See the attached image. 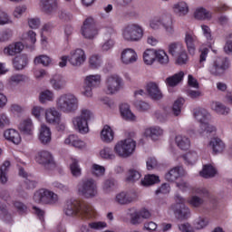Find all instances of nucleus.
<instances>
[{
  "label": "nucleus",
  "mask_w": 232,
  "mask_h": 232,
  "mask_svg": "<svg viewBox=\"0 0 232 232\" xmlns=\"http://www.w3.org/2000/svg\"><path fill=\"white\" fill-rule=\"evenodd\" d=\"M55 107H49L44 110V117L47 124H55L59 122L63 113H73L79 110V98L72 93L65 92L59 95L55 100Z\"/></svg>",
  "instance_id": "nucleus-1"
},
{
  "label": "nucleus",
  "mask_w": 232,
  "mask_h": 232,
  "mask_svg": "<svg viewBox=\"0 0 232 232\" xmlns=\"http://www.w3.org/2000/svg\"><path fill=\"white\" fill-rule=\"evenodd\" d=\"M63 213L67 217L92 218V217H95V208L92 206H81V204L75 200H68L64 204Z\"/></svg>",
  "instance_id": "nucleus-2"
},
{
  "label": "nucleus",
  "mask_w": 232,
  "mask_h": 232,
  "mask_svg": "<svg viewBox=\"0 0 232 232\" xmlns=\"http://www.w3.org/2000/svg\"><path fill=\"white\" fill-rule=\"evenodd\" d=\"M175 203L170 205L167 210L168 215L171 217L174 215L178 220H186L189 218L191 211L189 208L186 206V198H182L180 195H176L174 197Z\"/></svg>",
  "instance_id": "nucleus-3"
},
{
  "label": "nucleus",
  "mask_w": 232,
  "mask_h": 232,
  "mask_svg": "<svg viewBox=\"0 0 232 232\" xmlns=\"http://www.w3.org/2000/svg\"><path fill=\"white\" fill-rule=\"evenodd\" d=\"M169 53L174 57L175 64L178 66H186L189 63V56L186 46L181 42H173L169 44Z\"/></svg>",
  "instance_id": "nucleus-4"
},
{
  "label": "nucleus",
  "mask_w": 232,
  "mask_h": 232,
  "mask_svg": "<svg viewBox=\"0 0 232 232\" xmlns=\"http://www.w3.org/2000/svg\"><path fill=\"white\" fill-rule=\"evenodd\" d=\"M121 37L126 43H139L144 37V27L136 23L127 24L121 30Z\"/></svg>",
  "instance_id": "nucleus-5"
},
{
  "label": "nucleus",
  "mask_w": 232,
  "mask_h": 232,
  "mask_svg": "<svg viewBox=\"0 0 232 232\" xmlns=\"http://www.w3.org/2000/svg\"><path fill=\"white\" fill-rule=\"evenodd\" d=\"M160 26H163L166 34H174L175 25L173 24V19L169 14H162L160 16H155L149 21V28L150 30H160Z\"/></svg>",
  "instance_id": "nucleus-6"
},
{
  "label": "nucleus",
  "mask_w": 232,
  "mask_h": 232,
  "mask_svg": "<svg viewBox=\"0 0 232 232\" xmlns=\"http://www.w3.org/2000/svg\"><path fill=\"white\" fill-rule=\"evenodd\" d=\"M135 148H137V142L131 138H128L118 141L114 146V153L121 159H128L131 157L135 152Z\"/></svg>",
  "instance_id": "nucleus-7"
},
{
  "label": "nucleus",
  "mask_w": 232,
  "mask_h": 232,
  "mask_svg": "<svg viewBox=\"0 0 232 232\" xmlns=\"http://www.w3.org/2000/svg\"><path fill=\"white\" fill-rule=\"evenodd\" d=\"M77 189L79 195L85 197V198H93L94 197H97L99 193L97 183L92 179L80 182L77 186Z\"/></svg>",
  "instance_id": "nucleus-8"
},
{
  "label": "nucleus",
  "mask_w": 232,
  "mask_h": 232,
  "mask_svg": "<svg viewBox=\"0 0 232 232\" xmlns=\"http://www.w3.org/2000/svg\"><path fill=\"white\" fill-rule=\"evenodd\" d=\"M122 89V78L119 74H111L105 80L104 92L107 95H115Z\"/></svg>",
  "instance_id": "nucleus-9"
},
{
  "label": "nucleus",
  "mask_w": 232,
  "mask_h": 232,
  "mask_svg": "<svg viewBox=\"0 0 232 232\" xmlns=\"http://www.w3.org/2000/svg\"><path fill=\"white\" fill-rule=\"evenodd\" d=\"M34 200L37 204H55L59 197L52 190L40 188L34 192Z\"/></svg>",
  "instance_id": "nucleus-10"
},
{
  "label": "nucleus",
  "mask_w": 232,
  "mask_h": 232,
  "mask_svg": "<svg viewBox=\"0 0 232 232\" xmlns=\"http://www.w3.org/2000/svg\"><path fill=\"white\" fill-rule=\"evenodd\" d=\"M229 68V61L224 57H216L214 58L212 64L208 67V72L211 75L219 77L224 75L226 70Z\"/></svg>",
  "instance_id": "nucleus-11"
},
{
  "label": "nucleus",
  "mask_w": 232,
  "mask_h": 232,
  "mask_svg": "<svg viewBox=\"0 0 232 232\" xmlns=\"http://www.w3.org/2000/svg\"><path fill=\"white\" fill-rule=\"evenodd\" d=\"M86 52L84 49H72L69 53L68 63L74 68H81L86 63Z\"/></svg>",
  "instance_id": "nucleus-12"
},
{
  "label": "nucleus",
  "mask_w": 232,
  "mask_h": 232,
  "mask_svg": "<svg viewBox=\"0 0 232 232\" xmlns=\"http://www.w3.org/2000/svg\"><path fill=\"white\" fill-rule=\"evenodd\" d=\"M139 200V193L137 191H121L115 195L114 202L120 206H128L131 202Z\"/></svg>",
  "instance_id": "nucleus-13"
},
{
  "label": "nucleus",
  "mask_w": 232,
  "mask_h": 232,
  "mask_svg": "<svg viewBox=\"0 0 232 232\" xmlns=\"http://www.w3.org/2000/svg\"><path fill=\"white\" fill-rule=\"evenodd\" d=\"M82 35L85 39H94L99 35V31L95 27V22L92 18H87L83 22V25L82 26Z\"/></svg>",
  "instance_id": "nucleus-14"
},
{
  "label": "nucleus",
  "mask_w": 232,
  "mask_h": 232,
  "mask_svg": "<svg viewBox=\"0 0 232 232\" xmlns=\"http://www.w3.org/2000/svg\"><path fill=\"white\" fill-rule=\"evenodd\" d=\"M120 61L121 64L130 66V64H135L139 61V54L133 48H125L121 53Z\"/></svg>",
  "instance_id": "nucleus-15"
},
{
  "label": "nucleus",
  "mask_w": 232,
  "mask_h": 232,
  "mask_svg": "<svg viewBox=\"0 0 232 232\" xmlns=\"http://www.w3.org/2000/svg\"><path fill=\"white\" fill-rule=\"evenodd\" d=\"M184 43L189 55H195L197 53V43H198V37L195 35L193 31H187L185 33Z\"/></svg>",
  "instance_id": "nucleus-16"
},
{
  "label": "nucleus",
  "mask_w": 232,
  "mask_h": 232,
  "mask_svg": "<svg viewBox=\"0 0 232 232\" xmlns=\"http://www.w3.org/2000/svg\"><path fill=\"white\" fill-rule=\"evenodd\" d=\"M34 160L38 164H42V166H44L45 168H48L50 166H55L53 155H52V152L48 150H40L39 152H37Z\"/></svg>",
  "instance_id": "nucleus-17"
},
{
  "label": "nucleus",
  "mask_w": 232,
  "mask_h": 232,
  "mask_svg": "<svg viewBox=\"0 0 232 232\" xmlns=\"http://www.w3.org/2000/svg\"><path fill=\"white\" fill-rule=\"evenodd\" d=\"M193 115L196 121L199 122V128L201 127L200 133H202L204 126H206L205 123H207L211 119V114L206 109L196 108L194 109Z\"/></svg>",
  "instance_id": "nucleus-18"
},
{
  "label": "nucleus",
  "mask_w": 232,
  "mask_h": 232,
  "mask_svg": "<svg viewBox=\"0 0 232 232\" xmlns=\"http://www.w3.org/2000/svg\"><path fill=\"white\" fill-rule=\"evenodd\" d=\"M72 125L73 130L75 131H78V133H81L82 135H86V133H89L90 127L88 126V123L81 116H76L72 119Z\"/></svg>",
  "instance_id": "nucleus-19"
},
{
  "label": "nucleus",
  "mask_w": 232,
  "mask_h": 232,
  "mask_svg": "<svg viewBox=\"0 0 232 232\" xmlns=\"http://www.w3.org/2000/svg\"><path fill=\"white\" fill-rule=\"evenodd\" d=\"M38 139L40 142L46 146L52 142V129L46 123H42L39 129Z\"/></svg>",
  "instance_id": "nucleus-20"
},
{
  "label": "nucleus",
  "mask_w": 232,
  "mask_h": 232,
  "mask_svg": "<svg viewBox=\"0 0 232 232\" xmlns=\"http://www.w3.org/2000/svg\"><path fill=\"white\" fill-rule=\"evenodd\" d=\"M59 6V0H40V8L46 15H52Z\"/></svg>",
  "instance_id": "nucleus-21"
},
{
  "label": "nucleus",
  "mask_w": 232,
  "mask_h": 232,
  "mask_svg": "<svg viewBox=\"0 0 232 232\" xmlns=\"http://www.w3.org/2000/svg\"><path fill=\"white\" fill-rule=\"evenodd\" d=\"M63 143L66 146H72V148H76V150H84L86 148V142L79 138V136L75 134H70L63 140Z\"/></svg>",
  "instance_id": "nucleus-22"
},
{
  "label": "nucleus",
  "mask_w": 232,
  "mask_h": 232,
  "mask_svg": "<svg viewBox=\"0 0 232 232\" xmlns=\"http://www.w3.org/2000/svg\"><path fill=\"white\" fill-rule=\"evenodd\" d=\"M4 138L8 142H12V144H15V146H19L22 142L23 138L21 137V133L19 130L15 129H7L4 131Z\"/></svg>",
  "instance_id": "nucleus-23"
},
{
  "label": "nucleus",
  "mask_w": 232,
  "mask_h": 232,
  "mask_svg": "<svg viewBox=\"0 0 232 232\" xmlns=\"http://www.w3.org/2000/svg\"><path fill=\"white\" fill-rule=\"evenodd\" d=\"M144 137L151 139V140H159L164 135V129L160 126L147 127L143 132Z\"/></svg>",
  "instance_id": "nucleus-24"
},
{
  "label": "nucleus",
  "mask_w": 232,
  "mask_h": 232,
  "mask_svg": "<svg viewBox=\"0 0 232 232\" xmlns=\"http://www.w3.org/2000/svg\"><path fill=\"white\" fill-rule=\"evenodd\" d=\"M151 217V212L148 208H141L140 211H134L130 214L131 224H142V222Z\"/></svg>",
  "instance_id": "nucleus-25"
},
{
  "label": "nucleus",
  "mask_w": 232,
  "mask_h": 232,
  "mask_svg": "<svg viewBox=\"0 0 232 232\" xmlns=\"http://www.w3.org/2000/svg\"><path fill=\"white\" fill-rule=\"evenodd\" d=\"M208 148L212 150L214 155H218L223 153L224 150H226V144L220 140V138L214 137L209 140Z\"/></svg>",
  "instance_id": "nucleus-26"
},
{
  "label": "nucleus",
  "mask_w": 232,
  "mask_h": 232,
  "mask_svg": "<svg viewBox=\"0 0 232 232\" xmlns=\"http://www.w3.org/2000/svg\"><path fill=\"white\" fill-rule=\"evenodd\" d=\"M23 50H24V44H23V43L21 42H15L5 46L3 52H4V55L14 57V55H17V53H21Z\"/></svg>",
  "instance_id": "nucleus-27"
},
{
  "label": "nucleus",
  "mask_w": 232,
  "mask_h": 232,
  "mask_svg": "<svg viewBox=\"0 0 232 232\" xmlns=\"http://www.w3.org/2000/svg\"><path fill=\"white\" fill-rule=\"evenodd\" d=\"M172 10L178 17H186L189 14V5L186 1H179L173 4Z\"/></svg>",
  "instance_id": "nucleus-28"
},
{
  "label": "nucleus",
  "mask_w": 232,
  "mask_h": 232,
  "mask_svg": "<svg viewBox=\"0 0 232 232\" xmlns=\"http://www.w3.org/2000/svg\"><path fill=\"white\" fill-rule=\"evenodd\" d=\"M18 128L24 135L32 136L34 135V131H35V126L34 125V121L30 118L23 120L20 122Z\"/></svg>",
  "instance_id": "nucleus-29"
},
{
  "label": "nucleus",
  "mask_w": 232,
  "mask_h": 232,
  "mask_svg": "<svg viewBox=\"0 0 232 232\" xmlns=\"http://www.w3.org/2000/svg\"><path fill=\"white\" fill-rule=\"evenodd\" d=\"M186 175V170L182 167H174L169 170L165 175L166 180L169 182H175L178 179L184 177Z\"/></svg>",
  "instance_id": "nucleus-30"
},
{
  "label": "nucleus",
  "mask_w": 232,
  "mask_h": 232,
  "mask_svg": "<svg viewBox=\"0 0 232 232\" xmlns=\"http://www.w3.org/2000/svg\"><path fill=\"white\" fill-rule=\"evenodd\" d=\"M120 114L124 121H129L130 122L137 121V116L131 111L130 104L128 103H121L120 105Z\"/></svg>",
  "instance_id": "nucleus-31"
},
{
  "label": "nucleus",
  "mask_w": 232,
  "mask_h": 232,
  "mask_svg": "<svg viewBox=\"0 0 232 232\" xmlns=\"http://www.w3.org/2000/svg\"><path fill=\"white\" fill-rule=\"evenodd\" d=\"M147 92L154 101H160L164 95L156 82H149L146 87Z\"/></svg>",
  "instance_id": "nucleus-32"
},
{
  "label": "nucleus",
  "mask_w": 232,
  "mask_h": 232,
  "mask_svg": "<svg viewBox=\"0 0 232 232\" xmlns=\"http://www.w3.org/2000/svg\"><path fill=\"white\" fill-rule=\"evenodd\" d=\"M50 84L53 90L59 92L60 90H64L66 86V80L61 74H55L50 79Z\"/></svg>",
  "instance_id": "nucleus-33"
},
{
  "label": "nucleus",
  "mask_w": 232,
  "mask_h": 232,
  "mask_svg": "<svg viewBox=\"0 0 232 232\" xmlns=\"http://www.w3.org/2000/svg\"><path fill=\"white\" fill-rule=\"evenodd\" d=\"M175 142L179 150H189L191 148V140L183 134H178L175 137Z\"/></svg>",
  "instance_id": "nucleus-34"
},
{
  "label": "nucleus",
  "mask_w": 232,
  "mask_h": 232,
  "mask_svg": "<svg viewBox=\"0 0 232 232\" xmlns=\"http://www.w3.org/2000/svg\"><path fill=\"white\" fill-rule=\"evenodd\" d=\"M210 110L215 113H218V115H229V112L231 111L229 107H227L224 103L217 101L210 102Z\"/></svg>",
  "instance_id": "nucleus-35"
},
{
  "label": "nucleus",
  "mask_w": 232,
  "mask_h": 232,
  "mask_svg": "<svg viewBox=\"0 0 232 232\" xmlns=\"http://www.w3.org/2000/svg\"><path fill=\"white\" fill-rule=\"evenodd\" d=\"M155 57L157 63L161 66H168L169 64V55L166 50L162 48L155 49Z\"/></svg>",
  "instance_id": "nucleus-36"
},
{
  "label": "nucleus",
  "mask_w": 232,
  "mask_h": 232,
  "mask_svg": "<svg viewBox=\"0 0 232 232\" xmlns=\"http://www.w3.org/2000/svg\"><path fill=\"white\" fill-rule=\"evenodd\" d=\"M184 75H186L184 72L180 71L174 75L168 77L165 80V83L167 84V86H170L171 88L178 86V84H180V82L184 81Z\"/></svg>",
  "instance_id": "nucleus-37"
},
{
  "label": "nucleus",
  "mask_w": 232,
  "mask_h": 232,
  "mask_svg": "<svg viewBox=\"0 0 232 232\" xmlns=\"http://www.w3.org/2000/svg\"><path fill=\"white\" fill-rule=\"evenodd\" d=\"M194 17L198 21H209L213 17V14L204 7H198L194 12Z\"/></svg>",
  "instance_id": "nucleus-38"
},
{
  "label": "nucleus",
  "mask_w": 232,
  "mask_h": 232,
  "mask_svg": "<svg viewBox=\"0 0 232 232\" xmlns=\"http://www.w3.org/2000/svg\"><path fill=\"white\" fill-rule=\"evenodd\" d=\"M34 63L38 66H44V68H48V66H52L53 64V59L50 57L48 54H40L34 57Z\"/></svg>",
  "instance_id": "nucleus-39"
},
{
  "label": "nucleus",
  "mask_w": 232,
  "mask_h": 232,
  "mask_svg": "<svg viewBox=\"0 0 232 232\" xmlns=\"http://www.w3.org/2000/svg\"><path fill=\"white\" fill-rule=\"evenodd\" d=\"M142 59L146 66H153L156 62L155 48H149L143 52Z\"/></svg>",
  "instance_id": "nucleus-40"
},
{
  "label": "nucleus",
  "mask_w": 232,
  "mask_h": 232,
  "mask_svg": "<svg viewBox=\"0 0 232 232\" xmlns=\"http://www.w3.org/2000/svg\"><path fill=\"white\" fill-rule=\"evenodd\" d=\"M38 99L41 104H46V102H53V101H55V93L53 91L44 90L40 92Z\"/></svg>",
  "instance_id": "nucleus-41"
},
{
  "label": "nucleus",
  "mask_w": 232,
  "mask_h": 232,
  "mask_svg": "<svg viewBox=\"0 0 232 232\" xmlns=\"http://www.w3.org/2000/svg\"><path fill=\"white\" fill-rule=\"evenodd\" d=\"M102 81V77L101 74H90L85 76L84 84H87V86H91L92 88H97V86L101 84Z\"/></svg>",
  "instance_id": "nucleus-42"
},
{
  "label": "nucleus",
  "mask_w": 232,
  "mask_h": 232,
  "mask_svg": "<svg viewBox=\"0 0 232 232\" xmlns=\"http://www.w3.org/2000/svg\"><path fill=\"white\" fill-rule=\"evenodd\" d=\"M184 98H178L171 108V112H167V115H174V117H179L182 113V106H184Z\"/></svg>",
  "instance_id": "nucleus-43"
},
{
  "label": "nucleus",
  "mask_w": 232,
  "mask_h": 232,
  "mask_svg": "<svg viewBox=\"0 0 232 232\" xmlns=\"http://www.w3.org/2000/svg\"><path fill=\"white\" fill-rule=\"evenodd\" d=\"M114 135L113 129L109 125H105L101 131V140L102 142H111Z\"/></svg>",
  "instance_id": "nucleus-44"
},
{
  "label": "nucleus",
  "mask_w": 232,
  "mask_h": 232,
  "mask_svg": "<svg viewBox=\"0 0 232 232\" xmlns=\"http://www.w3.org/2000/svg\"><path fill=\"white\" fill-rule=\"evenodd\" d=\"M159 182H160V179L155 174H148L140 180L141 186L145 188L159 184Z\"/></svg>",
  "instance_id": "nucleus-45"
},
{
  "label": "nucleus",
  "mask_w": 232,
  "mask_h": 232,
  "mask_svg": "<svg viewBox=\"0 0 232 232\" xmlns=\"http://www.w3.org/2000/svg\"><path fill=\"white\" fill-rule=\"evenodd\" d=\"M22 39L27 46H34L37 43V34L34 31L29 30L22 35Z\"/></svg>",
  "instance_id": "nucleus-46"
},
{
  "label": "nucleus",
  "mask_w": 232,
  "mask_h": 232,
  "mask_svg": "<svg viewBox=\"0 0 232 232\" xmlns=\"http://www.w3.org/2000/svg\"><path fill=\"white\" fill-rule=\"evenodd\" d=\"M202 131V132H200ZM217 132V127L215 125L209 123V121L205 123V126L199 127V129L197 130L196 135H199L200 137H204L207 133H215Z\"/></svg>",
  "instance_id": "nucleus-47"
},
{
  "label": "nucleus",
  "mask_w": 232,
  "mask_h": 232,
  "mask_svg": "<svg viewBox=\"0 0 232 232\" xmlns=\"http://www.w3.org/2000/svg\"><path fill=\"white\" fill-rule=\"evenodd\" d=\"M142 174L139 172V170L130 169L127 171V175L125 178L126 182H137V180H140Z\"/></svg>",
  "instance_id": "nucleus-48"
},
{
  "label": "nucleus",
  "mask_w": 232,
  "mask_h": 232,
  "mask_svg": "<svg viewBox=\"0 0 232 232\" xmlns=\"http://www.w3.org/2000/svg\"><path fill=\"white\" fill-rule=\"evenodd\" d=\"M183 160L188 166H193L198 160V153L195 150H189L183 156Z\"/></svg>",
  "instance_id": "nucleus-49"
},
{
  "label": "nucleus",
  "mask_w": 232,
  "mask_h": 232,
  "mask_svg": "<svg viewBox=\"0 0 232 232\" xmlns=\"http://www.w3.org/2000/svg\"><path fill=\"white\" fill-rule=\"evenodd\" d=\"M199 175L204 179H209L214 175H217V169H215V167L212 165H205L203 169L199 172Z\"/></svg>",
  "instance_id": "nucleus-50"
},
{
  "label": "nucleus",
  "mask_w": 232,
  "mask_h": 232,
  "mask_svg": "<svg viewBox=\"0 0 232 232\" xmlns=\"http://www.w3.org/2000/svg\"><path fill=\"white\" fill-rule=\"evenodd\" d=\"M28 64V57L24 55L16 56L14 60V67L15 70H23Z\"/></svg>",
  "instance_id": "nucleus-51"
},
{
  "label": "nucleus",
  "mask_w": 232,
  "mask_h": 232,
  "mask_svg": "<svg viewBox=\"0 0 232 232\" xmlns=\"http://www.w3.org/2000/svg\"><path fill=\"white\" fill-rule=\"evenodd\" d=\"M28 10V7L26 5H17L14 6L13 12H12V16L14 19H21L24 13Z\"/></svg>",
  "instance_id": "nucleus-52"
},
{
  "label": "nucleus",
  "mask_w": 232,
  "mask_h": 232,
  "mask_svg": "<svg viewBox=\"0 0 232 232\" xmlns=\"http://www.w3.org/2000/svg\"><path fill=\"white\" fill-rule=\"evenodd\" d=\"M70 170L72 177H81L82 170L81 169V166H79V160L71 159Z\"/></svg>",
  "instance_id": "nucleus-53"
},
{
  "label": "nucleus",
  "mask_w": 232,
  "mask_h": 232,
  "mask_svg": "<svg viewBox=\"0 0 232 232\" xmlns=\"http://www.w3.org/2000/svg\"><path fill=\"white\" fill-rule=\"evenodd\" d=\"M203 36L206 38L208 46L211 47V43H215L213 40V34L211 28L207 24H201L200 26Z\"/></svg>",
  "instance_id": "nucleus-54"
},
{
  "label": "nucleus",
  "mask_w": 232,
  "mask_h": 232,
  "mask_svg": "<svg viewBox=\"0 0 232 232\" xmlns=\"http://www.w3.org/2000/svg\"><path fill=\"white\" fill-rule=\"evenodd\" d=\"M8 168H10V161H5L3 165L0 167L1 184H6V182H8V176L6 175Z\"/></svg>",
  "instance_id": "nucleus-55"
},
{
  "label": "nucleus",
  "mask_w": 232,
  "mask_h": 232,
  "mask_svg": "<svg viewBox=\"0 0 232 232\" xmlns=\"http://www.w3.org/2000/svg\"><path fill=\"white\" fill-rule=\"evenodd\" d=\"M89 65L92 70H97L102 66V58L98 54H92L89 58Z\"/></svg>",
  "instance_id": "nucleus-56"
},
{
  "label": "nucleus",
  "mask_w": 232,
  "mask_h": 232,
  "mask_svg": "<svg viewBox=\"0 0 232 232\" xmlns=\"http://www.w3.org/2000/svg\"><path fill=\"white\" fill-rule=\"evenodd\" d=\"M43 114L44 115V108L41 105H34L31 109V115L36 121H43Z\"/></svg>",
  "instance_id": "nucleus-57"
},
{
  "label": "nucleus",
  "mask_w": 232,
  "mask_h": 232,
  "mask_svg": "<svg viewBox=\"0 0 232 232\" xmlns=\"http://www.w3.org/2000/svg\"><path fill=\"white\" fill-rule=\"evenodd\" d=\"M200 54H199V62L197 65V68L200 70L201 68H204L206 64V61L208 60V55L209 53V49L208 48H203L199 50Z\"/></svg>",
  "instance_id": "nucleus-58"
},
{
  "label": "nucleus",
  "mask_w": 232,
  "mask_h": 232,
  "mask_svg": "<svg viewBox=\"0 0 232 232\" xmlns=\"http://www.w3.org/2000/svg\"><path fill=\"white\" fill-rule=\"evenodd\" d=\"M91 173L94 177H104V173H106V169L103 166L94 163L91 167Z\"/></svg>",
  "instance_id": "nucleus-59"
},
{
  "label": "nucleus",
  "mask_w": 232,
  "mask_h": 232,
  "mask_svg": "<svg viewBox=\"0 0 232 232\" xmlns=\"http://www.w3.org/2000/svg\"><path fill=\"white\" fill-rule=\"evenodd\" d=\"M100 157L106 160H113V159H115V153H113L111 148L104 147L100 150Z\"/></svg>",
  "instance_id": "nucleus-60"
},
{
  "label": "nucleus",
  "mask_w": 232,
  "mask_h": 232,
  "mask_svg": "<svg viewBox=\"0 0 232 232\" xmlns=\"http://www.w3.org/2000/svg\"><path fill=\"white\" fill-rule=\"evenodd\" d=\"M103 43L101 44L102 52H110L115 46L113 38H103Z\"/></svg>",
  "instance_id": "nucleus-61"
},
{
  "label": "nucleus",
  "mask_w": 232,
  "mask_h": 232,
  "mask_svg": "<svg viewBox=\"0 0 232 232\" xmlns=\"http://www.w3.org/2000/svg\"><path fill=\"white\" fill-rule=\"evenodd\" d=\"M209 224V219L207 218L199 217L195 219L194 221V227L195 229H204Z\"/></svg>",
  "instance_id": "nucleus-62"
},
{
  "label": "nucleus",
  "mask_w": 232,
  "mask_h": 232,
  "mask_svg": "<svg viewBox=\"0 0 232 232\" xmlns=\"http://www.w3.org/2000/svg\"><path fill=\"white\" fill-rule=\"evenodd\" d=\"M78 117L82 118V120L88 124L90 121H92V119L94 118V115L92 111L88 109H83L81 111V114Z\"/></svg>",
  "instance_id": "nucleus-63"
},
{
  "label": "nucleus",
  "mask_w": 232,
  "mask_h": 232,
  "mask_svg": "<svg viewBox=\"0 0 232 232\" xmlns=\"http://www.w3.org/2000/svg\"><path fill=\"white\" fill-rule=\"evenodd\" d=\"M115 188V180L107 179L102 184L103 193H111V190Z\"/></svg>",
  "instance_id": "nucleus-64"
}]
</instances>
